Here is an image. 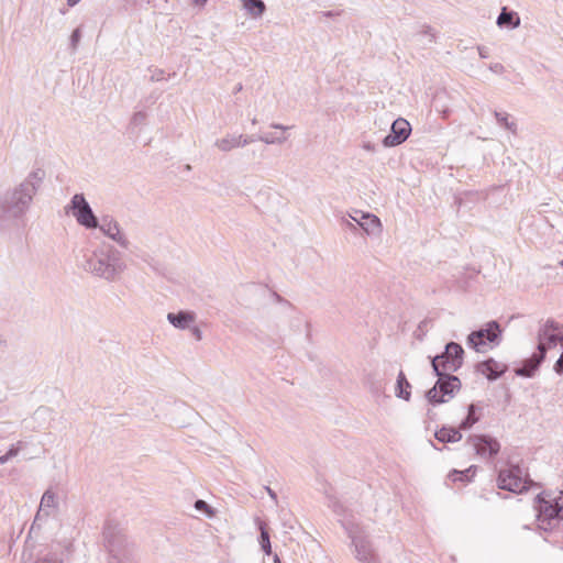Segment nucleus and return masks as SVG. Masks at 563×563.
Returning <instances> with one entry per match:
<instances>
[{
    "mask_svg": "<svg viewBox=\"0 0 563 563\" xmlns=\"http://www.w3.org/2000/svg\"><path fill=\"white\" fill-rule=\"evenodd\" d=\"M84 269L107 282H117L126 269L123 254L112 244L101 243L86 258Z\"/></svg>",
    "mask_w": 563,
    "mask_h": 563,
    "instance_id": "nucleus-1",
    "label": "nucleus"
},
{
    "mask_svg": "<svg viewBox=\"0 0 563 563\" xmlns=\"http://www.w3.org/2000/svg\"><path fill=\"white\" fill-rule=\"evenodd\" d=\"M45 172L42 168L32 170L5 200L2 212L7 218L22 217L31 206L34 195L41 187Z\"/></svg>",
    "mask_w": 563,
    "mask_h": 563,
    "instance_id": "nucleus-2",
    "label": "nucleus"
},
{
    "mask_svg": "<svg viewBox=\"0 0 563 563\" xmlns=\"http://www.w3.org/2000/svg\"><path fill=\"white\" fill-rule=\"evenodd\" d=\"M538 527L541 530H552L563 519V492L558 495L541 493L536 498Z\"/></svg>",
    "mask_w": 563,
    "mask_h": 563,
    "instance_id": "nucleus-3",
    "label": "nucleus"
},
{
    "mask_svg": "<svg viewBox=\"0 0 563 563\" xmlns=\"http://www.w3.org/2000/svg\"><path fill=\"white\" fill-rule=\"evenodd\" d=\"M452 372H444L439 369L438 380L435 385L427 391V399L432 405H439L452 399L456 391L461 389V380L457 376L451 374Z\"/></svg>",
    "mask_w": 563,
    "mask_h": 563,
    "instance_id": "nucleus-4",
    "label": "nucleus"
},
{
    "mask_svg": "<svg viewBox=\"0 0 563 563\" xmlns=\"http://www.w3.org/2000/svg\"><path fill=\"white\" fill-rule=\"evenodd\" d=\"M501 329L497 321H489L485 328L473 331L467 336V345L476 352L485 353L490 349L489 344H499Z\"/></svg>",
    "mask_w": 563,
    "mask_h": 563,
    "instance_id": "nucleus-5",
    "label": "nucleus"
},
{
    "mask_svg": "<svg viewBox=\"0 0 563 563\" xmlns=\"http://www.w3.org/2000/svg\"><path fill=\"white\" fill-rule=\"evenodd\" d=\"M65 212L71 214L85 229L98 228V219L82 194H75L71 197L70 202L65 207Z\"/></svg>",
    "mask_w": 563,
    "mask_h": 563,
    "instance_id": "nucleus-6",
    "label": "nucleus"
},
{
    "mask_svg": "<svg viewBox=\"0 0 563 563\" xmlns=\"http://www.w3.org/2000/svg\"><path fill=\"white\" fill-rule=\"evenodd\" d=\"M537 339V352L545 357L548 350H551L563 342V327L553 319H548L540 324Z\"/></svg>",
    "mask_w": 563,
    "mask_h": 563,
    "instance_id": "nucleus-7",
    "label": "nucleus"
},
{
    "mask_svg": "<svg viewBox=\"0 0 563 563\" xmlns=\"http://www.w3.org/2000/svg\"><path fill=\"white\" fill-rule=\"evenodd\" d=\"M463 354L464 351L459 343H448L444 352L431 361L434 373L439 374V369L456 372L463 364Z\"/></svg>",
    "mask_w": 563,
    "mask_h": 563,
    "instance_id": "nucleus-8",
    "label": "nucleus"
},
{
    "mask_svg": "<svg viewBox=\"0 0 563 563\" xmlns=\"http://www.w3.org/2000/svg\"><path fill=\"white\" fill-rule=\"evenodd\" d=\"M345 530L354 545L355 558L362 563H380V559L373 548L372 542L362 531L354 526H346Z\"/></svg>",
    "mask_w": 563,
    "mask_h": 563,
    "instance_id": "nucleus-9",
    "label": "nucleus"
},
{
    "mask_svg": "<svg viewBox=\"0 0 563 563\" xmlns=\"http://www.w3.org/2000/svg\"><path fill=\"white\" fill-rule=\"evenodd\" d=\"M498 487L511 493H522L527 489L528 481L525 471L515 465L507 470H501L498 475Z\"/></svg>",
    "mask_w": 563,
    "mask_h": 563,
    "instance_id": "nucleus-10",
    "label": "nucleus"
},
{
    "mask_svg": "<svg viewBox=\"0 0 563 563\" xmlns=\"http://www.w3.org/2000/svg\"><path fill=\"white\" fill-rule=\"evenodd\" d=\"M475 453L483 459H493L500 451V443L489 435L476 434L467 438Z\"/></svg>",
    "mask_w": 563,
    "mask_h": 563,
    "instance_id": "nucleus-11",
    "label": "nucleus"
},
{
    "mask_svg": "<svg viewBox=\"0 0 563 563\" xmlns=\"http://www.w3.org/2000/svg\"><path fill=\"white\" fill-rule=\"evenodd\" d=\"M98 229L122 249H129L130 241L121 229L119 222L110 216H104L98 221Z\"/></svg>",
    "mask_w": 563,
    "mask_h": 563,
    "instance_id": "nucleus-12",
    "label": "nucleus"
},
{
    "mask_svg": "<svg viewBox=\"0 0 563 563\" xmlns=\"http://www.w3.org/2000/svg\"><path fill=\"white\" fill-rule=\"evenodd\" d=\"M411 133V126L406 119H396L390 129V133L383 140V145L386 147L397 146L404 143Z\"/></svg>",
    "mask_w": 563,
    "mask_h": 563,
    "instance_id": "nucleus-13",
    "label": "nucleus"
},
{
    "mask_svg": "<svg viewBox=\"0 0 563 563\" xmlns=\"http://www.w3.org/2000/svg\"><path fill=\"white\" fill-rule=\"evenodd\" d=\"M254 141L255 139L247 137L243 134H227L225 136L218 139L214 142V146L221 152H230L234 148L244 147Z\"/></svg>",
    "mask_w": 563,
    "mask_h": 563,
    "instance_id": "nucleus-14",
    "label": "nucleus"
},
{
    "mask_svg": "<svg viewBox=\"0 0 563 563\" xmlns=\"http://www.w3.org/2000/svg\"><path fill=\"white\" fill-rule=\"evenodd\" d=\"M58 506L59 503L57 494L52 489L45 490L41 498L38 510L35 515V521L48 518L53 511L58 509Z\"/></svg>",
    "mask_w": 563,
    "mask_h": 563,
    "instance_id": "nucleus-15",
    "label": "nucleus"
},
{
    "mask_svg": "<svg viewBox=\"0 0 563 563\" xmlns=\"http://www.w3.org/2000/svg\"><path fill=\"white\" fill-rule=\"evenodd\" d=\"M74 551V544L71 540H65L58 542L53 552H51L41 563H64V559H67Z\"/></svg>",
    "mask_w": 563,
    "mask_h": 563,
    "instance_id": "nucleus-16",
    "label": "nucleus"
},
{
    "mask_svg": "<svg viewBox=\"0 0 563 563\" xmlns=\"http://www.w3.org/2000/svg\"><path fill=\"white\" fill-rule=\"evenodd\" d=\"M197 314L194 311L181 310L177 313L169 312L167 314L168 322L179 330H186L196 322Z\"/></svg>",
    "mask_w": 563,
    "mask_h": 563,
    "instance_id": "nucleus-17",
    "label": "nucleus"
},
{
    "mask_svg": "<svg viewBox=\"0 0 563 563\" xmlns=\"http://www.w3.org/2000/svg\"><path fill=\"white\" fill-rule=\"evenodd\" d=\"M271 128H273L275 130H279L280 133L266 132V133L260 135L256 140L261 141L267 145H273V144L282 145L288 140V136L285 134V132L290 129L289 126L280 124V123H272Z\"/></svg>",
    "mask_w": 563,
    "mask_h": 563,
    "instance_id": "nucleus-18",
    "label": "nucleus"
},
{
    "mask_svg": "<svg viewBox=\"0 0 563 563\" xmlns=\"http://www.w3.org/2000/svg\"><path fill=\"white\" fill-rule=\"evenodd\" d=\"M544 356L538 352L533 353L532 356L523 362V365L516 369L518 376L532 377L534 372L538 369Z\"/></svg>",
    "mask_w": 563,
    "mask_h": 563,
    "instance_id": "nucleus-19",
    "label": "nucleus"
},
{
    "mask_svg": "<svg viewBox=\"0 0 563 563\" xmlns=\"http://www.w3.org/2000/svg\"><path fill=\"white\" fill-rule=\"evenodd\" d=\"M361 219L363 220L360 222V228H362L366 234L374 235L382 232V222L375 214L367 212L366 214H362Z\"/></svg>",
    "mask_w": 563,
    "mask_h": 563,
    "instance_id": "nucleus-20",
    "label": "nucleus"
},
{
    "mask_svg": "<svg viewBox=\"0 0 563 563\" xmlns=\"http://www.w3.org/2000/svg\"><path fill=\"white\" fill-rule=\"evenodd\" d=\"M477 371L485 375L489 380L497 379L504 373L499 363L493 358L479 363L477 365Z\"/></svg>",
    "mask_w": 563,
    "mask_h": 563,
    "instance_id": "nucleus-21",
    "label": "nucleus"
},
{
    "mask_svg": "<svg viewBox=\"0 0 563 563\" xmlns=\"http://www.w3.org/2000/svg\"><path fill=\"white\" fill-rule=\"evenodd\" d=\"M461 430L460 427H442L440 430L435 431L434 437L442 443H454L462 439Z\"/></svg>",
    "mask_w": 563,
    "mask_h": 563,
    "instance_id": "nucleus-22",
    "label": "nucleus"
},
{
    "mask_svg": "<svg viewBox=\"0 0 563 563\" xmlns=\"http://www.w3.org/2000/svg\"><path fill=\"white\" fill-rule=\"evenodd\" d=\"M242 8L252 19H261L265 11L266 5L262 0H241Z\"/></svg>",
    "mask_w": 563,
    "mask_h": 563,
    "instance_id": "nucleus-23",
    "label": "nucleus"
},
{
    "mask_svg": "<svg viewBox=\"0 0 563 563\" xmlns=\"http://www.w3.org/2000/svg\"><path fill=\"white\" fill-rule=\"evenodd\" d=\"M497 25L499 27L516 29L520 25V18L517 12L508 11L507 8L504 7L497 18Z\"/></svg>",
    "mask_w": 563,
    "mask_h": 563,
    "instance_id": "nucleus-24",
    "label": "nucleus"
},
{
    "mask_svg": "<svg viewBox=\"0 0 563 563\" xmlns=\"http://www.w3.org/2000/svg\"><path fill=\"white\" fill-rule=\"evenodd\" d=\"M104 538L107 548L113 558H117L119 554H121V552L124 551L126 544L125 538L110 537L108 531L104 532Z\"/></svg>",
    "mask_w": 563,
    "mask_h": 563,
    "instance_id": "nucleus-25",
    "label": "nucleus"
},
{
    "mask_svg": "<svg viewBox=\"0 0 563 563\" xmlns=\"http://www.w3.org/2000/svg\"><path fill=\"white\" fill-rule=\"evenodd\" d=\"M410 388H411L410 383L407 380L404 372L400 371L397 376V383H396V387H395L396 396L398 398H401V399H405L406 401H408L411 396Z\"/></svg>",
    "mask_w": 563,
    "mask_h": 563,
    "instance_id": "nucleus-26",
    "label": "nucleus"
},
{
    "mask_svg": "<svg viewBox=\"0 0 563 563\" xmlns=\"http://www.w3.org/2000/svg\"><path fill=\"white\" fill-rule=\"evenodd\" d=\"M475 466H471L465 471L453 470L449 473L448 478L453 483L461 482L462 484H466L472 481L473 476L475 475Z\"/></svg>",
    "mask_w": 563,
    "mask_h": 563,
    "instance_id": "nucleus-27",
    "label": "nucleus"
},
{
    "mask_svg": "<svg viewBox=\"0 0 563 563\" xmlns=\"http://www.w3.org/2000/svg\"><path fill=\"white\" fill-rule=\"evenodd\" d=\"M494 115L500 126L510 131L512 134L517 133V123L510 119V115L507 112L494 111Z\"/></svg>",
    "mask_w": 563,
    "mask_h": 563,
    "instance_id": "nucleus-28",
    "label": "nucleus"
},
{
    "mask_svg": "<svg viewBox=\"0 0 563 563\" xmlns=\"http://www.w3.org/2000/svg\"><path fill=\"white\" fill-rule=\"evenodd\" d=\"M25 448L26 443L24 441H16L15 443H12L9 450L3 455H0V465H4L5 463H8L11 459L15 457Z\"/></svg>",
    "mask_w": 563,
    "mask_h": 563,
    "instance_id": "nucleus-29",
    "label": "nucleus"
},
{
    "mask_svg": "<svg viewBox=\"0 0 563 563\" xmlns=\"http://www.w3.org/2000/svg\"><path fill=\"white\" fill-rule=\"evenodd\" d=\"M479 420V416L476 415V406L474 404L468 406L466 418L460 423V429L468 430L471 429L477 421Z\"/></svg>",
    "mask_w": 563,
    "mask_h": 563,
    "instance_id": "nucleus-30",
    "label": "nucleus"
},
{
    "mask_svg": "<svg viewBox=\"0 0 563 563\" xmlns=\"http://www.w3.org/2000/svg\"><path fill=\"white\" fill-rule=\"evenodd\" d=\"M260 530H261V540H260V543H261V547H262V550L267 554L269 555L272 553V547H271V541H269V534L266 530V527H265V523L260 521Z\"/></svg>",
    "mask_w": 563,
    "mask_h": 563,
    "instance_id": "nucleus-31",
    "label": "nucleus"
},
{
    "mask_svg": "<svg viewBox=\"0 0 563 563\" xmlns=\"http://www.w3.org/2000/svg\"><path fill=\"white\" fill-rule=\"evenodd\" d=\"M148 70L151 73L150 80L153 82L166 80L172 76L170 74H166L164 69L157 67L150 68Z\"/></svg>",
    "mask_w": 563,
    "mask_h": 563,
    "instance_id": "nucleus-32",
    "label": "nucleus"
},
{
    "mask_svg": "<svg viewBox=\"0 0 563 563\" xmlns=\"http://www.w3.org/2000/svg\"><path fill=\"white\" fill-rule=\"evenodd\" d=\"M194 507L198 511H203L209 518H212L216 514L213 508L202 499L196 500Z\"/></svg>",
    "mask_w": 563,
    "mask_h": 563,
    "instance_id": "nucleus-33",
    "label": "nucleus"
},
{
    "mask_svg": "<svg viewBox=\"0 0 563 563\" xmlns=\"http://www.w3.org/2000/svg\"><path fill=\"white\" fill-rule=\"evenodd\" d=\"M146 118H147V114L146 112L144 111H137L133 114L132 119H131V124L137 126V125H142L145 123L146 121Z\"/></svg>",
    "mask_w": 563,
    "mask_h": 563,
    "instance_id": "nucleus-34",
    "label": "nucleus"
},
{
    "mask_svg": "<svg viewBox=\"0 0 563 563\" xmlns=\"http://www.w3.org/2000/svg\"><path fill=\"white\" fill-rule=\"evenodd\" d=\"M80 38H81V31L79 27H77L73 31V33L70 35V46H71L73 51L77 49Z\"/></svg>",
    "mask_w": 563,
    "mask_h": 563,
    "instance_id": "nucleus-35",
    "label": "nucleus"
},
{
    "mask_svg": "<svg viewBox=\"0 0 563 563\" xmlns=\"http://www.w3.org/2000/svg\"><path fill=\"white\" fill-rule=\"evenodd\" d=\"M367 212H364L362 210L354 209L352 212L349 213L350 220H352L356 225L360 227V222L363 220L361 219L362 214H366Z\"/></svg>",
    "mask_w": 563,
    "mask_h": 563,
    "instance_id": "nucleus-36",
    "label": "nucleus"
},
{
    "mask_svg": "<svg viewBox=\"0 0 563 563\" xmlns=\"http://www.w3.org/2000/svg\"><path fill=\"white\" fill-rule=\"evenodd\" d=\"M188 330L190 331L191 335L197 340V341H201L202 340V331L200 330V328L196 324V322L194 324L190 325V328H188Z\"/></svg>",
    "mask_w": 563,
    "mask_h": 563,
    "instance_id": "nucleus-37",
    "label": "nucleus"
},
{
    "mask_svg": "<svg viewBox=\"0 0 563 563\" xmlns=\"http://www.w3.org/2000/svg\"><path fill=\"white\" fill-rule=\"evenodd\" d=\"M342 224H343L346 229H349V230H351V231H355V230H356V224H355L352 220H350V218H349V219H346V218H342Z\"/></svg>",
    "mask_w": 563,
    "mask_h": 563,
    "instance_id": "nucleus-38",
    "label": "nucleus"
},
{
    "mask_svg": "<svg viewBox=\"0 0 563 563\" xmlns=\"http://www.w3.org/2000/svg\"><path fill=\"white\" fill-rule=\"evenodd\" d=\"M489 69L494 73L501 74L505 67L500 63H496L489 66Z\"/></svg>",
    "mask_w": 563,
    "mask_h": 563,
    "instance_id": "nucleus-39",
    "label": "nucleus"
},
{
    "mask_svg": "<svg viewBox=\"0 0 563 563\" xmlns=\"http://www.w3.org/2000/svg\"><path fill=\"white\" fill-rule=\"evenodd\" d=\"M268 496L273 499L274 503H277V494L268 486L265 487Z\"/></svg>",
    "mask_w": 563,
    "mask_h": 563,
    "instance_id": "nucleus-40",
    "label": "nucleus"
},
{
    "mask_svg": "<svg viewBox=\"0 0 563 563\" xmlns=\"http://www.w3.org/2000/svg\"><path fill=\"white\" fill-rule=\"evenodd\" d=\"M363 148L365 151H368V152H374L375 151V145L371 142H366L363 144Z\"/></svg>",
    "mask_w": 563,
    "mask_h": 563,
    "instance_id": "nucleus-41",
    "label": "nucleus"
},
{
    "mask_svg": "<svg viewBox=\"0 0 563 563\" xmlns=\"http://www.w3.org/2000/svg\"><path fill=\"white\" fill-rule=\"evenodd\" d=\"M191 2H192L194 5L205 7L206 3L208 2V0H191Z\"/></svg>",
    "mask_w": 563,
    "mask_h": 563,
    "instance_id": "nucleus-42",
    "label": "nucleus"
},
{
    "mask_svg": "<svg viewBox=\"0 0 563 563\" xmlns=\"http://www.w3.org/2000/svg\"><path fill=\"white\" fill-rule=\"evenodd\" d=\"M478 53L482 58H487V53L485 52L484 48H478Z\"/></svg>",
    "mask_w": 563,
    "mask_h": 563,
    "instance_id": "nucleus-43",
    "label": "nucleus"
},
{
    "mask_svg": "<svg viewBox=\"0 0 563 563\" xmlns=\"http://www.w3.org/2000/svg\"><path fill=\"white\" fill-rule=\"evenodd\" d=\"M133 1H134V3H140V4H142V3L150 4L152 2V0H133Z\"/></svg>",
    "mask_w": 563,
    "mask_h": 563,
    "instance_id": "nucleus-44",
    "label": "nucleus"
},
{
    "mask_svg": "<svg viewBox=\"0 0 563 563\" xmlns=\"http://www.w3.org/2000/svg\"><path fill=\"white\" fill-rule=\"evenodd\" d=\"M80 0H67L68 5L73 7L77 4Z\"/></svg>",
    "mask_w": 563,
    "mask_h": 563,
    "instance_id": "nucleus-45",
    "label": "nucleus"
},
{
    "mask_svg": "<svg viewBox=\"0 0 563 563\" xmlns=\"http://www.w3.org/2000/svg\"><path fill=\"white\" fill-rule=\"evenodd\" d=\"M274 563H282L277 554L274 555Z\"/></svg>",
    "mask_w": 563,
    "mask_h": 563,
    "instance_id": "nucleus-46",
    "label": "nucleus"
},
{
    "mask_svg": "<svg viewBox=\"0 0 563 563\" xmlns=\"http://www.w3.org/2000/svg\"><path fill=\"white\" fill-rule=\"evenodd\" d=\"M242 90V85L239 84V86L235 88V91H241Z\"/></svg>",
    "mask_w": 563,
    "mask_h": 563,
    "instance_id": "nucleus-47",
    "label": "nucleus"
},
{
    "mask_svg": "<svg viewBox=\"0 0 563 563\" xmlns=\"http://www.w3.org/2000/svg\"><path fill=\"white\" fill-rule=\"evenodd\" d=\"M560 265L563 267V260L560 262Z\"/></svg>",
    "mask_w": 563,
    "mask_h": 563,
    "instance_id": "nucleus-48",
    "label": "nucleus"
}]
</instances>
